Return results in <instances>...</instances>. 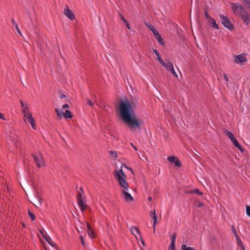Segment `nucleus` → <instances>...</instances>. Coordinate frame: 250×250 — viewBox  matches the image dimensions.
Segmentation results:
<instances>
[{"label": "nucleus", "instance_id": "39448f33", "mask_svg": "<svg viewBox=\"0 0 250 250\" xmlns=\"http://www.w3.org/2000/svg\"><path fill=\"white\" fill-rule=\"evenodd\" d=\"M21 106V112L23 115L24 120L28 121L33 117L29 111L27 104H24L21 101H20Z\"/></svg>", "mask_w": 250, "mask_h": 250}, {"label": "nucleus", "instance_id": "a19ab883", "mask_svg": "<svg viewBox=\"0 0 250 250\" xmlns=\"http://www.w3.org/2000/svg\"><path fill=\"white\" fill-rule=\"evenodd\" d=\"M68 107H69V105L68 104H64L62 105V108L61 109H62V110L63 109L68 108Z\"/></svg>", "mask_w": 250, "mask_h": 250}, {"label": "nucleus", "instance_id": "09e8293b", "mask_svg": "<svg viewBox=\"0 0 250 250\" xmlns=\"http://www.w3.org/2000/svg\"><path fill=\"white\" fill-rule=\"evenodd\" d=\"M12 22L13 24L16 27V25L17 24L16 23L15 21L13 19H12Z\"/></svg>", "mask_w": 250, "mask_h": 250}, {"label": "nucleus", "instance_id": "37998d69", "mask_svg": "<svg viewBox=\"0 0 250 250\" xmlns=\"http://www.w3.org/2000/svg\"><path fill=\"white\" fill-rule=\"evenodd\" d=\"M80 239H81V243H82V244L83 245H84V240H83V236H80Z\"/></svg>", "mask_w": 250, "mask_h": 250}, {"label": "nucleus", "instance_id": "20e7f679", "mask_svg": "<svg viewBox=\"0 0 250 250\" xmlns=\"http://www.w3.org/2000/svg\"><path fill=\"white\" fill-rule=\"evenodd\" d=\"M231 8L233 13L239 17L247 12L244 7L241 4L238 3H232L231 4Z\"/></svg>", "mask_w": 250, "mask_h": 250}, {"label": "nucleus", "instance_id": "2f4dec72", "mask_svg": "<svg viewBox=\"0 0 250 250\" xmlns=\"http://www.w3.org/2000/svg\"><path fill=\"white\" fill-rule=\"evenodd\" d=\"M190 193H195L198 194H202V192L198 189L192 190L190 191Z\"/></svg>", "mask_w": 250, "mask_h": 250}, {"label": "nucleus", "instance_id": "4468645a", "mask_svg": "<svg viewBox=\"0 0 250 250\" xmlns=\"http://www.w3.org/2000/svg\"><path fill=\"white\" fill-rule=\"evenodd\" d=\"M18 142V137L14 133H11L7 139V143L9 145L15 146H17L16 143Z\"/></svg>", "mask_w": 250, "mask_h": 250}, {"label": "nucleus", "instance_id": "79ce46f5", "mask_svg": "<svg viewBox=\"0 0 250 250\" xmlns=\"http://www.w3.org/2000/svg\"><path fill=\"white\" fill-rule=\"evenodd\" d=\"M223 78L226 81H228V78L226 74H223Z\"/></svg>", "mask_w": 250, "mask_h": 250}, {"label": "nucleus", "instance_id": "423d86ee", "mask_svg": "<svg viewBox=\"0 0 250 250\" xmlns=\"http://www.w3.org/2000/svg\"><path fill=\"white\" fill-rule=\"evenodd\" d=\"M55 111L59 119H61L62 117L65 119H71L73 117L70 111L67 109L65 110L64 112H63L62 109L56 107L55 108Z\"/></svg>", "mask_w": 250, "mask_h": 250}, {"label": "nucleus", "instance_id": "412c9836", "mask_svg": "<svg viewBox=\"0 0 250 250\" xmlns=\"http://www.w3.org/2000/svg\"><path fill=\"white\" fill-rule=\"evenodd\" d=\"M208 22L210 23L211 27L214 28V29H218L219 28V26L218 25V24L216 23L215 20L214 19H211L209 21H208Z\"/></svg>", "mask_w": 250, "mask_h": 250}, {"label": "nucleus", "instance_id": "473e14b6", "mask_svg": "<svg viewBox=\"0 0 250 250\" xmlns=\"http://www.w3.org/2000/svg\"><path fill=\"white\" fill-rule=\"evenodd\" d=\"M169 71L175 77L178 78V75L176 74V72L175 71L173 66L172 67V68H171V69Z\"/></svg>", "mask_w": 250, "mask_h": 250}, {"label": "nucleus", "instance_id": "a211bd4d", "mask_svg": "<svg viewBox=\"0 0 250 250\" xmlns=\"http://www.w3.org/2000/svg\"><path fill=\"white\" fill-rule=\"evenodd\" d=\"M130 231L131 233L137 238L138 239V237H140L141 235L138 229L134 226H131L130 228Z\"/></svg>", "mask_w": 250, "mask_h": 250}, {"label": "nucleus", "instance_id": "1a4fd4ad", "mask_svg": "<svg viewBox=\"0 0 250 250\" xmlns=\"http://www.w3.org/2000/svg\"><path fill=\"white\" fill-rule=\"evenodd\" d=\"M225 132L227 136L231 140V142L235 146L242 151L241 146L239 144L233 133L227 130H225Z\"/></svg>", "mask_w": 250, "mask_h": 250}, {"label": "nucleus", "instance_id": "58836bf2", "mask_svg": "<svg viewBox=\"0 0 250 250\" xmlns=\"http://www.w3.org/2000/svg\"><path fill=\"white\" fill-rule=\"evenodd\" d=\"M0 119L4 121L6 120V118L4 117V115L1 113H0Z\"/></svg>", "mask_w": 250, "mask_h": 250}, {"label": "nucleus", "instance_id": "ea45409f", "mask_svg": "<svg viewBox=\"0 0 250 250\" xmlns=\"http://www.w3.org/2000/svg\"><path fill=\"white\" fill-rule=\"evenodd\" d=\"M16 30H17V32H18V33H19V34H20V35H21V31H20V29H19V28L18 27V24L16 25Z\"/></svg>", "mask_w": 250, "mask_h": 250}, {"label": "nucleus", "instance_id": "3c124183", "mask_svg": "<svg viewBox=\"0 0 250 250\" xmlns=\"http://www.w3.org/2000/svg\"><path fill=\"white\" fill-rule=\"evenodd\" d=\"M125 167L126 168H127V169H128L130 170L131 171V172L132 173H133V171H132V169H131V168H128V167H126V166H125Z\"/></svg>", "mask_w": 250, "mask_h": 250}, {"label": "nucleus", "instance_id": "603ef678", "mask_svg": "<svg viewBox=\"0 0 250 250\" xmlns=\"http://www.w3.org/2000/svg\"><path fill=\"white\" fill-rule=\"evenodd\" d=\"M151 200H152V198H151V197H149L148 198V201H150Z\"/></svg>", "mask_w": 250, "mask_h": 250}, {"label": "nucleus", "instance_id": "7c9ffc66", "mask_svg": "<svg viewBox=\"0 0 250 250\" xmlns=\"http://www.w3.org/2000/svg\"><path fill=\"white\" fill-rule=\"evenodd\" d=\"M205 16L207 20L208 21H209L211 19H212V17H211L207 13V11L205 12Z\"/></svg>", "mask_w": 250, "mask_h": 250}, {"label": "nucleus", "instance_id": "6ab92c4d", "mask_svg": "<svg viewBox=\"0 0 250 250\" xmlns=\"http://www.w3.org/2000/svg\"><path fill=\"white\" fill-rule=\"evenodd\" d=\"M167 70H170L173 66L172 63L169 59L166 60V62L163 61V62L160 63Z\"/></svg>", "mask_w": 250, "mask_h": 250}, {"label": "nucleus", "instance_id": "a18cd8bd", "mask_svg": "<svg viewBox=\"0 0 250 250\" xmlns=\"http://www.w3.org/2000/svg\"><path fill=\"white\" fill-rule=\"evenodd\" d=\"M119 16H120V18H121V20L123 21V22L124 21V20H125L124 18V17L123 15L120 14Z\"/></svg>", "mask_w": 250, "mask_h": 250}, {"label": "nucleus", "instance_id": "bb28decb", "mask_svg": "<svg viewBox=\"0 0 250 250\" xmlns=\"http://www.w3.org/2000/svg\"><path fill=\"white\" fill-rule=\"evenodd\" d=\"M34 204L37 207H39L41 206V205H42L41 199L38 196H37V202H36L34 203Z\"/></svg>", "mask_w": 250, "mask_h": 250}, {"label": "nucleus", "instance_id": "9d476101", "mask_svg": "<svg viewBox=\"0 0 250 250\" xmlns=\"http://www.w3.org/2000/svg\"><path fill=\"white\" fill-rule=\"evenodd\" d=\"M234 62L238 64H241L247 61L246 55L244 53H242L237 55H235L233 57Z\"/></svg>", "mask_w": 250, "mask_h": 250}, {"label": "nucleus", "instance_id": "c756f323", "mask_svg": "<svg viewBox=\"0 0 250 250\" xmlns=\"http://www.w3.org/2000/svg\"><path fill=\"white\" fill-rule=\"evenodd\" d=\"M153 220V232H154L155 231V228H156V225L157 224V219H152Z\"/></svg>", "mask_w": 250, "mask_h": 250}, {"label": "nucleus", "instance_id": "aec40b11", "mask_svg": "<svg viewBox=\"0 0 250 250\" xmlns=\"http://www.w3.org/2000/svg\"><path fill=\"white\" fill-rule=\"evenodd\" d=\"M146 25L149 29V30L153 32L154 35L158 33V31L155 29V27L152 24L150 23H146Z\"/></svg>", "mask_w": 250, "mask_h": 250}, {"label": "nucleus", "instance_id": "2eb2a0df", "mask_svg": "<svg viewBox=\"0 0 250 250\" xmlns=\"http://www.w3.org/2000/svg\"><path fill=\"white\" fill-rule=\"evenodd\" d=\"M171 242L168 246V250H176L175 249V240L176 238V234L174 233L170 235Z\"/></svg>", "mask_w": 250, "mask_h": 250}, {"label": "nucleus", "instance_id": "864d4df0", "mask_svg": "<svg viewBox=\"0 0 250 250\" xmlns=\"http://www.w3.org/2000/svg\"><path fill=\"white\" fill-rule=\"evenodd\" d=\"M243 250H244V248H243Z\"/></svg>", "mask_w": 250, "mask_h": 250}, {"label": "nucleus", "instance_id": "f3484780", "mask_svg": "<svg viewBox=\"0 0 250 250\" xmlns=\"http://www.w3.org/2000/svg\"><path fill=\"white\" fill-rule=\"evenodd\" d=\"M167 159L171 163H173L176 167H180L181 166L180 161L176 157L173 156H168Z\"/></svg>", "mask_w": 250, "mask_h": 250}, {"label": "nucleus", "instance_id": "9b49d317", "mask_svg": "<svg viewBox=\"0 0 250 250\" xmlns=\"http://www.w3.org/2000/svg\"><path fill=\"white\" fill-rule=\"evenodd\" d=\"M81 192H79V195L77 197V203L79 207L82 211H83L86 208V205L85 204L82 199V193H83V189L82 188H80Z\"/></svg>", "mask_w": 250, "mask_h": 250}, {"label": "nucleus", "instance_id": "a878e982", "mask_svg": "<svg viewBox=\"0 0 250 250\" xmlns=\"http://www.w3.org/2000/svg\"><path fill=\"white\" fill-rule=\"evenodd\" d=\"M109 154L111 157H112L114 159L117 158V154L116 152L114 150H110L109 151Z\"/></svg>", "mask_w": 250, "mask_h": 250}, {"label": "nucleus", "instance_id": "f704fd0d", "mask_svg": "<svg viewBox=\"0 0 250 250\" xmlns=\"http://www.w3.org/2000/svg\"><path fill=\"white\" fill-rule=\"evenodd\" d=\"M246 213L248 216L250 217V206H246Z\"/></svg>", "mask_w": 250, "mask_h": 250}, {"label": "nucleus", "instance_id": "8fccbe9b", "mask_svg": "<svg viewBox=\"0 0 250 250\" xmlns=\"http://www.w3.org/2000/svg\"><path fill=\"white\" fill-rule=\"evenodd\" d=\"M131 146L133 147V148H134L135 150H137V147H136L134 145H133V144H131Z\"/></svg>", "mask_w": 250, "mask_h": 250}, {"label": "nucleus", "instance_id": "49530a36", "mask_svg": "<svg viewBox=\"0 0 250 250\" xmlns=\"http://www.w3.org/2000/svg\"><path fill=\"white\" fill-rule=\"evenodd\" d=\"M119 16H120V18H121V20L123 21V22L124 21V20H125L124 18V17L123 15L120 14Z\"/></svg>", "mask_w": 250, "mask_h": 250}, {"label": "nucleus", "instance_id": "ddd939ff", "mask_svg": "<svg viewBox=\"0 0 250 250\" xmlns=\"http://www.w3.org/2000/svg\"><path fill=\"white\" fill-rule=\"evenodd\" d=\"M129 191V189L127 190H124L121 191V195L125 201L126 202H130L133 200V198Z\"/></svg>", "mask_w": 250, "mask_h": 250}, {"label": "nucleus", "instance_id": "f03ea898", "mask_svg": "<svg viewBox=\"0 0 250 250\" xmlns=\"http://www.w3.org/2000/svg\"><path fill=\"white\" fill-rule=\"evenodd\" d=\"M113 175L121 188V191L129 190V185L125 179L126 176L122 168L115 170L113 172Z\"/></svg>", "mask_w": 250, "mask_h": 250}, {"label": "nucleus", "instance_id": "cd10ccee", "mask_svg": "<svg viewBox=\"0 0 250 250\" xmlns=\"http://www.w3.org/2000/svg\"><path fill=\"white\" fill-rule=\"evenodd\" d=\"M150 215L152 217V219H154L155 218L157 219V217L156 216V213L155 209H153L150 212Z\"/></svg>", "mask_w": 250, "mask_h": 250}, {"label": "nucleus", "instance_id": "e433bc0d", "mask_svg": "<svg viewBox=\"0 0 250 250\" xmlns=\"http://www.w3.org/2000/svg\"><path fill=\"white\" fill-rule=\"evenodd\" d=\"M40 232L41 233L42 236L48 242V238L50 239L49 238L48 236H47L46 235H44V234L43 232V231L42 230H40Z\"/></svg>", "mask_w": 250, "mask_h": 250}, {"label": "nucleus", "instance_id": "0eeeda50", "mask_svg": "<svg viewBox=\"0 0 250 250\" xmlns=\"http://www.w3.org/2000/svg\"><path fill=\"white\" fill-rule=\"evenodd\" d=\"M35 162L38 167H41L45 165V162L42 154L39 153H35L33 154Z\"/></svg>", "mask_w": 250, "mask_h": 250}, {"label": "nucleus", "instance_id": "f257e3e1", "mask_svg": "<svg viewBox=\"0 0 250 250\" xmlns=\"http://www.w3.org/2000/svg\"><path fill=\"white\" fill-rule=\"evenodd\" d=\"M134 104L129 100H121L119 104V110L123 122L129 129L139 130L140 123L134 111Z\"/></svg>", "mask_w": 250, "mask_h": 250}, {"label": "nucleus", "instance_id": "b1692460", "mask_svg": "<svg viewBox=\"0 0 250 250\" xmlns=\"http://www.w3.org/2000/svg\"><path fill=\"white\" fill-rule=\"evenodd\" d=\"M87 229H88L87 233H88V235L89 237L91 238H94V232H93V230L90 228L89 225L87 223Z\"/></svg>", "mask_w": 250, "mask_h": 250}, {"label": "nucleus", "instance_id": "de8ad7c7", "mask_svg": "<svg viewBox=\"0 0 250 250\" xmlns=\"http://www.w3.org/2000/svg\"><path fill=\"white\" fill-rule=\"evenodd\" d=\"M59 97L60 98H64L65 97V96L63 94H60L59 95Z\"/></svg>", "mask_w": 250, "mask_h": 250}, {"label": "nucleus", "instance_id": "c03bdc74", "mask_svg": "<svg viewBox=\"0 0 250 250\" xmlns=\"http://www.w3.org/2000/svg\"><path fill=\"white\" fill-rule=\"evenodd\" d=\"M139 239H140V240H141V243H142V245H143L144 246H145V242H144V241H143V239H142V237H141V236H140V237H139Z\"/></svg>", "mask_w": 250, "mask_h": 250}, {"label": "nucleus", "instance_id": "393cba45", "mask_svg": "<svg viewBox=\"0 0 250 250\" xmlns=\"http://www.w3.org/2000/svg\"><path fill=\"white\" fill-rule=\"evenodd\" d=\"M31 125L32 127L34 129H36V126L35 123V120L33 117L31 118L29 120L27 121Z\"/></svg>", "mask_w": 250, "mask_h": 250}, {"label": "nucleus", "instance_id": "4c0bfd02", "mask_svg": "<svg viewBox=\"0 0 250 250\" xmlns=\"http://www.w3.org/2000/svg\"><path fill=\"white\" fill-rule=\"evenodd\" d=\"M87 103L88 105H89L91 106H93L94 105V104L92 103V102L91 100H90L89 99H87Z\"/></svg>", "mask_w": 250, "mask_h": 250}, {"label": "nucleus", "instance_id": "c9c22d12", "mask_svg": "<svg viewBox=\"0 0 250 250\" xmlns=\"http://www.w3.org/2000/svg\"><path fill=\"white\" fill-rule=\"evenodd\" d=\"M28 215L30 216V217L31 218V219L32 221L35 220V216H34V214L29 211H28Z\"/></svg>", "mask_w": 250, "mask_h": 250}, {"label": "nucleus", "instance_id": "5701e85b", "mask_svg": "<svg viewBox=\"0 0 250 250\" xmlns=\"http://www.w3.org/2000/svg\"><path fill=\"white\" fill-rule=\"evenodd\" d=\"M153 52L156 55V59L160 63L163 62V60L160 57V54L157 51V50L155 49H153Z\"/></svg>", "mask_w": 250, "mask_h": 250}, {"label": "nucleus", "instance_id": "72a5a7b5", "mask_svg": "<svg viewBox=\"0 0 250 250\" xmlns=\"http://www.w3.org/2000/svg\"><path fill=\"white\" fill-rule=\"evenodd\" d=\"M123 22L125 24L126 28L130 30V26L128 23V22L126 20H124Z\"/></svg>", "mask_w": 250, "mask_h": 250}, {"label": "nucleus", "instance_id": "dca6fc26", "mask_svg": "<svg viewBox=\"0 0 250 250\" xmlns=\"http://www.w3.org/2000/svg\"><path fill=\"white\" fill-rule=\"evenodd\" d=\"M243 23L247 26H248L250 23V15L249 13L246 12L243 15L240 17Z\"/></svg>", "mask_w": 250, "mask_h": 250}, {"label": "nucleus", "instance_id": "c85d7f7f", "mask_svg": "<svg viewBox=\"0 0 250 250\" xmlns=\"http://www.w3.org/2000/svg\"><path fill=\"white\" fill-rule=\"evenodd\" d=\"M243 3L246 7L250 9V0H244Z\"/></svg>", "mask_w": 250, "mask_h": 250}, {"label": "nucleus", "instance_id": "6e6552de", "mask_svg": "<svg viewBox=\"0 0 250 250\" xmlns=\"http://www.w3.org/2000/svg\"><path fill=\"white\" fill-rule=\"evenodd\" d=\"M219 17L221 22L226 28L230 30L233 29V24L230 22L228 17L222 14L220 15Z\"/></svg>", "mask_w": 250, "mask_h": 250}, {"label": "nucleus", "instance_id": "7ed1b4c3", "mask_svg": "<svg viewBox=\"0 0 250 250\" xmlns=\"http://www.w3.org/2000/svg\"><path fill=\"white\" fill-rule=\"evenodd\" d=\"M231 8L233 13L239 17L247 12L244 7L241 4L238 3H232L231 4Z\"/></svg>", "mask_w": 250, "mask_h": 250}, {"label": "nucleus", "instance_id": "f8f14e48", "mask_svg": "<svg viewBox=\"0 0 250 250\" xmlns=\"http://www.w3.org/2000/svg\"><path fill=\"white\" fill-rule=\"evenodd\" d=\"M64 15L71 21H73L75 19V16L73 11L69 8L67 5H65L63 10Z\"/></svg>", "mask_w": 250, "mask_h": 250}, {"label": "nucleus", "instance_id": "4be33fe9", "mask_svg": "<svg viewBox=\"0 0 250 250\" xmlns=\"http://www.w3.org/2000/svg\"><path fill=\"white\" fill-rule=\"evenodd\" d=\"M155 37L157 39L158 42L161 45H164V42L163 41V39L162 38L161 35L159 34V32L154 35Z\"/></svg>", "mask_w": 250, "mask_h": 250}]
</instances>
